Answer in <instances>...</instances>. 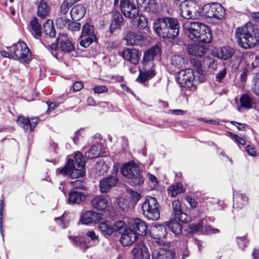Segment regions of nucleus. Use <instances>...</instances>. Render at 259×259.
Listing matches in <instances>:
<instances>
[{"instance_id":"nucleus-1","label":"nucleus","mask_w":259,"mask_h":259,"mask_svg":"<svg viewBox=\"0 0 259 259\" xmlns=\"http://www.w3.org/2000/svg\"><path fill=\"white\" fill-rule=\"evenodd\" d=\"M185 34L194 41L207 44L212 40L209 27L198 21H187L183 25Z\"/></svg>"},{"instance_id":"nucleus-2","label":"nucleus","mask_w":259,"mask_h":259,"mask_svg":"<svg viewBox=\"0 0 259 259\" xmlns=\"http://www.w3.org/2000/svg\"><path fill=\"white\" fill-rule=\"evenodd\" d=\"M153 30L160 37L174 38L179 33V23L171 17L158 18L153 23Z\"/></svg>"},{"instance_id":"nucleus-3","label":"nucleus","mask_w":259,"mask_h":259,"mask_svg":"<svg viewBox=\"0 0 259 259\" xmlns=\"http://www.w3.org/2000/svg\"><path fill=\"white\" fill-rule=\"evenodd\" d=\"M236 35L239 46L245 49L253 47L259 41V32L250 23L238 28Z\"/></svg>"},{"instance_id":"nucleus-4","label":"nucleus","mask_w":259,"mask_h":259,"mask_svg":"<svg viewBox=\"0 0 259 259\" xmlns=\"http://www.w3.org/2000/svg\"><path fill=\"white\" fill-rule=\"evenodd\" d=\"M122 175L126 178L129 183L133 186H140L144 182V178L142 175L139 167L135 162H129L124 163L121 168Z\"/></svg>"},{"instance_id":"nucleus-5","label":"nucleus","mask_w":259,"mask_h":259,"mask_svg":"<svg viewBox=\"0 0 259 259\" xmlns=\"http://www.w3.org/2000/svg\"><path fill=\"white\" fill-rule=\"evenodd\" d=\"M142 209L144 215L148 219L156 221L159 219V205L155 198L147 197L142 205Z\"/></svg>"},{"instance_id":"nucleus-6","label":"nucleus","mask_w":259,"mask_h":259,"mask_svg":"<svg viewBox=\"0 0 259 259\" xmlns=\"http://www.w3.org/2000/svg\"><path fill=\"white\" fill-rule=\"evenodd\" d=\"M10 49H11L13 59L25 63H28L31 60V53L24 42L19 41L13 44Z\"/></svg>"},{"instance_id":"nucleus-7","label":"nucleus","mask_w":259,"mask_h":259,"mask_svg":"<svg viewBox=\"0 0 259 259\" xmlns=\"http://www.w3.org/2000/svg\"><path fill=\"white\" fill-rule=\"evenodd\" d=\"M181 16L187 19H197L200 16L199 8L193 1H184L180 5Z\"/></svg>"},{"instance_id":"nucleus-8","label":"nucleus","mask_w":259,"mask_h":259,"mask_svg":"<svg viewBox=\"0 0 259 259\" xmlns=\"http://www.w3.org/2000/svg\"><path fill=\"white\" fill-rule=\"evenodd\" d=\"M177 79L181 87L191 88L194 84V71L191 69L181 70L178 73Z\"/></svg>"},{"instance_id":"nucleus-9","label":"nucleus","mask_w":259,"mask_h":259,"mask_svg":"<svg viewBox=\"0 0 259 259\" xmlns=\"http://www.w3.org/2000/svg\"><path fill=\"white\" fill-rule=\"evenodd\" d=\"M205 15L208 18H214L217 19H223L225 15V10L223 7L219 3H212L204 6Z\"/></svg>"},{"instance_id":"nucleus-10","label":"nucleus","mask_w":259,"mask_h":259,"mask_svg":"<svg viewBox=\"0 0 259 259\" xmlns=\"http://www.w3.org/2000/svg\"><path fill=\"white\" fill-rule=\"evenodd\" d=\"M120 9L122 14L127 18H136L139 10L130 0H120Z\"/></svg>"},{"instance_id":"nucleus-11","label":"nucleus","mask_w":259,"mask_h":259,"mask_svg":"<svg viewBox=\"0 0 259 259\" xmlns=\"http://www.w3.org/2000/svg\"><path fill=\"white\" fill-rule=\"evenodd\" d=\"M119 55L124 59L134 65L138 64L140 59V54L139 51L135 49H126L119 52Z\"/></svg>"},{"instance_id":"nucleus-12","label":"nucleus","mask_w":259,"mask_h":259,"mask_svg":"<svg viewBox=\"0 0 259 259\" xmlns=\"http://www.w3.org/2000/svg\"><path fill=\"white\" fill-rule=\"evenodd\" d=\"M128 46L141 45L144 41V37L140 32L129 31L124 36Z\"/></svg>"},{"instance_id":"nucleus-13","label":"nucleus","mask_w":259,"mask_h":259,"mask_svg":"<svg viewBox=\"0 0 259 259\" xmlns=\"http://www.w3.org/2000/svg\"><path fill=\"white\" fill-rule=\"evenodd\" d=\"M160 53V49L158 47H152L145 52L144 55L143 64L144 66H148L153 67L154 64L153 61L154 58Z\"/></svg>"},{"instance_id":"nucleus-14","label":"nucleus","mask_w":259,"mask_h":259,"mask_svg":"<svg viewBox=\"0 0 259 259\" xmlns=\"http://www.w3.org/2000/svg\"><path fill=\"white\" fill-rule=\"evenodd\" d=\"M138 237L137 234L132 229L128 228L125 229L121 235L120 242L123 246H128L135 242Z\"/></svg>"},{"instance_id":"nucleus-15","label":"nucleus","mask_w":259,"mask_h":259,"mask_svg":"<svg viewBox=\"0 0 259 259\" xmlns=\"http://www.w3.org/2000/svg\"><path fill=\"white\" fill-rule=\"evenodd\" d=\"M167 226L164 225H155L151 227L150 235L155 239L161 240L167 234Z\"/></svg>"},{"instance_id":"nucleus-16","label":"nucleus","mask_w":259,"mask_h":259,"mask_svg":"<svg viewBox=\"0 0 259 259\" xmlns=\"http://www.w3.org/2000/svg\"><path fill=\"white\" fill-rule=\"evenodd\" d=\"M102 214L93 211H87L83 213L80 218L82 224H89L99 221L102 218Z\"/></svg>"},{"instance_id":"nucleus-17","label":"nucleus","mask_w":259,"mask_h":259,"mask_svg":"<svg viewBox=\"0 0 259 259\" xmlns=\"http://www.w3.org/2000/svg\"><path fill=\"white\" fill-rule=\"evenodd\" d=\"M117 180L114 177L104 178L100 182V190L102 193H106L113 187L115 186Z\"/></svg>"},{"instance_id":"nucleus-18","label":"nucleus","mask_w":259,"mask_h":259,"mask_svg":"<svg viewBox=\"0 0 259 259\" xmlns=\"http://www.w3.org/2000/svg\"><path fill=\"white\" fill-rule=\"evenodd\" d=\"M132 253L139 259H149L150 258V254L147 248L142 244H136L132 250Z\"/></svg>"},{"instance_id":"nucleus-19","label":"nucleus","mask_w":259,"mask_h":259,"mask_svg":"<svg viewBox=\"0 0 259 259\" xmlns=\"http://www.w3.org/2000/svg\"><path fill=\"white\" fill-rule=\"evenodd\" d=\"M207 51L206 45L204 44H194L189 45L187 48V52L190 55L201 57L204 55Z\"/></svg>"},{"instance_id":"nucleus-20","label":"nucleus","mask_w":259,"mask_h":259,"mask_svg":"<svg viewBox=\"0 0 259 259\" xmlns=\"http://www.w3.org/2000/svg\"><path fill=\"white\" fill-rule=\"evenodd\" d=\"M93 207L98 210H104L108 205L107 199L101 195L97 196L91 201Z\"/></svg>"},{"instance_id":"nucleus-21","label":"nucleus","mask_w":259,"mask_h":259,"mask_svg":"<svg viewBox=\"0 0 259 259\" xmlns=\"http://www.w3.org/2000/svg\"><path fill=\"white\" fill-rule=\"evenodd\" d=\"M137 234V236H144L147 232V227L146 223L139 219L134 220L132 228Z\"/></svg>"},{"instance_id":"nucleus-22","label":"nucleus","mask_w":259,"mask_h":259,"mask_svg":"<svg viewBox=\"0 0 259 259\" xmlns=\"http://www.w3.org/2000/svg\"><path fill=\"white\" fill-rule=\"evenodd\" d=\"M175 253L164 248L155 250L152 253V259H174Z\"/></svg>"},{"instance_id":"nucleus-23","label":"nucleus","mask_w":259,"mask_h":259,"mask_svg":"<svg viewBox=\"0 0 259 259\" xmlns=\"http://www.w3.org/2000/svg\"><path fill=\"white\" fill-rule=\"evenodd\" d=\"M86 9L82 5L75 6L71 10L70 15L72 19L77 21L81 19L85 15Z\"/></svg>"},{"instance_id":"nucleus-24","label":"nucleus","mask_w":259,"mask_h":259,"mask_svg":"<svg viewBox=\"0 0 259 259\" xmlns=\"http://www.w3.org/2000/svg\"><path fill=\"white\" fill-rule=\"evenodd\" d=\"M50 12V7L44 0H40L37 6V16L44 19L49 16Z\"/></svg>"},{"instance_id":"nucleus-25","label":"nucleus","mask_w":259,"mask_h":259,"mask_svg":"<svg viewBox=\"0 0 259 259\" xmlns=\"http://www.w3.org/2000/svg\"><path fill=\"white\" fill-rule=\"evenodd\" d=\"M240 107H238V111L241 110V108L246 109L252 108L255 102L253 97L248 94H244L241 96L240 98Z\"/></svg>"},{"instance_id":"nucleus-26","label":"nucleus","mask_w":259,"mask_h":259,"mask_svg":"<svg viewBox=\"0 0 259 259\" xmlns=\"http://www.w3.org/2000/svg\"><path fill=\"white\" fill-rule=\"evenodd\" d=\"M144 70H140L138 78L137 79L139 82L144 83L147 80L150 79L155 75V70L153 69L148 70V66H144Z\"/></svg>"},{"instance_id":"nucleus-27","label":"nucleus","mask_w":259,"mask_h":259,"mask_svg":"<svg viewBox=\"0 0 259 259\" xmlns=\"http://www.w3.org/2000/svg\"><path fill=\"white\" fill-rule=\"evenodd\" d=\"M86 196L84 194L76 191H72L69 194L68 201L73 204H80L85 201Z\"/></svg>"},{"instance_id":"nucleus-28","label":"nucleus","mask_w":259,"mask_h":259,"mask_svg":"<svg viewBox=\"0 0 259 259\" xmlns=\"http://www.w3.org/2000/svg\"><path fill=\"white\" fill-rule=\"evenodd\" d=\"M123 20V17L119 13L116 12L113 14L110 27V32L111 33L114 32L115 30L120 27Z\"/></svg>"},{"instance_id":"nucleus-29","label":"nucleus","mask_w":259,"mask_h":259,"mask_svg":"<svg viewBox=\"0 0 259 259\" xmlns=\"http://www.w3.org/2000/svg\"><path fill=\"white\" fill-rule=\"evenodd\" d=\"M167 228H168L176 235L181 233L182 231V224L174 218L171 220L166 225Z\"/></svg>"},{"instance_id":"nucleus-30","label":"nucleus","mask_w":259,"mask_h":259,"mask_svg":"<svg viewBox=\"0 0 259 259\" xmlns=\"http://www.w3.org/2000/svg\"><path fill=\"white\" fill-rule=\"evenodd\" d=\"M30 32L35 36L39 37L41 35V26L38 23V19L34 17L30 22Z\"/></svg>"},{"instance_id":"nucleus-31","label":"nucleus","mask_w":259,"mask_h":259,"mask_svg":"<svg viewBox=\"0 0 259 259\" xmlns=\"http://www.w3.org/2000/svg\"><path fill=\"white\" fill-rule=\"evenodd\" d=\"M44 31L45 34L51 37L56 36V32L53 21L48 19L43 24Z\"/></svg>"},{"instance_id":"nucleus-32","label":"nucleus","mask_w":259,"mask_h":259,"mask_svg":"<svg viewBox=\"0 0 259 259\" xmlns=\"http://www.w3.org/2000/svg\"><path fill=\"white\" fill-rule=\"evenodd\" d=\"M234 52L233 49L229 47H224L220 48L218 52V57L226 60L232 57Z\"/></svg>"},{"instance_id":"nucleus-33","label":"nucleus","mask_w":259,"mask_h":259,"mask_svg":"<svg viewBox=\"0 0 259 259\" xmlns=\"http://www.w3.org/2000/svg\"><path fill=\"white\" fill-rule=\"evenodd\" d=\"M99 229L104 235L111 236L114 232L112 224L107 221L100 223L99 224Z\"/></svg>"},{"instance_id":"nucleus-34","label":"nucleus","mask_w":259,"mask_h":259,"mask_svg":"<svg viewBox=\"0 0 259 259\" xmlns=\"http://www.w3.org/2000/svg\"><path fill=\"white\" fill-rule=\"evenodd\" d=\"M101 146L100 145H95L85 152V157L89 159L95 158L102 155L100 152Z\"/></svg>"},{"instance_id":"nucleus-35","label":"nucleus","mask_w":259,"mask_h":259,"mask_svg":"<svg viewBox=\"0 0 259 259\" xmlns=\"http://www.w3.org/2000/svg\"><path fill=\"white\" fill-rule=\"evenodd\" d=\"M250 66L245 61L241 59L238 65V69L242 70V73L240 75V79L242 81H245L247 74L249 72Z\"/></svg>"},{"instance_id":"nucleus-36","label":"nucleus","mask_w":259,"mask_h":259,"mask_svg":"<svg viewBox=\"0 0 259 259\" xmlns=\"http://www.w3.org/2000/svg\"><path fill=\"white\" fill-rule=\"evenodd\" d=\"M168 194L172 197H175L179 194L184 193L185 190L181 184H176L170 186L168 188Z\"/></svg>"},{"instance_id":"nucleus-37","label":"nucleus","mask_w":259,"mask_h":259,"mask_svg":"<svg viewBox=\"0 0 259 259\" xmlns=\"http://www.w3.org/2000/svg\"><path fill=\"white\" fill-rule=\"evenodd\" d=\"M80 40L79 44L81 46L84 48L88 47L92 43L97 39L96 36H83L82 34L80 35Z\"/></svg>"},{"instance_id":"nucleus-38","label":"nucleus","mask_w":259,"mask_h":259,"mask_svg":"<svg viewBox=\"0 0 259 259\" xmlns=\"http://www.w3.org/2000/svg\"><path fill=\"white\" fill-rule=\"evenodd\" d=\"M60 48L62 51L67 53H69L74 50V46L71 41L68 39L61 41Z\"/></svg>"},{"instance_id":"nucleus-39","label":"nucleus","mask_w":259,"mask_h":259,"mask_svg":"<svg viewBox=\"0 0 259 259\" xmlns=\"http://www.w3.org/2000/svg\"><path fill=\"white\" fill-rule=\"evenodd\" d=\"M71 166H73V160L69 159L66 165L61 169L58 168L57 172L64 176L69 174L70 170H71Z\"/></svg>"},{"instance_id":"nucleus-40","label":"nucleus","mask_w":259,"mask_h":259,"mask_svg":"<svg viewBox=\"0 0 259 259\" xmlns=\"http://www.w3.org/2000/svg\"><path fill=\"white\" fill-rule=\"evenodd\" d=\"M185 61L183 58L179 55L173 56L171 58V64L178 68L183 67Z\"/></svg>"},{"instance_id":"nucleus-41","label":"nucleus","mask_w":259,"mask_h":259,"mask_svg":"<svg viewBox=\"0 0 259 259\" xmlns=\"http://www.w3.org/2000/svg\"><path fill=\"white\" fill-rule=\"evenodd\" d=\"M133 19L134 21L137 22V26L139 28L144 29L147 27V20L145 16L138 14L136 18Z\"/></svg>"},{"instance_id":"nucleus-42","label":"nucleus","mask_w":259,"mask_h":259,"mask_svg":"<svg viewBox=\"0 0 259 259\" xmlns=\"http://www.w3.org/2000/svg\"><path fill=\"white\" fill-rule=\"evenodd\" d=\"M81 34H82L83 36L88 35L93 37V36H96L93 26L89 23H86L83 26Z\"/></svg>"},{"instance_id":"nucleus-43","label":"nucleus","mask_w":259,"mask_h":259,"mask_svg":"<svg viewBox=\"0 0 259 259\" xmlns=\"http://www.w3.org/2000/svg\"><path fill=\"white\" fill-rule=\"evenodd\" d=\"M17 123L21 127L23 128L25 131H27L29 128L30 119L24 117L23 116H19L17 119Z\"/></svg>"},{"instance_id":"nucleus-44","label":"nucleus","mask_w":259,"mask_h":259,"mask_svg":"<svg viewBox=\"0 0 259 259\" xmlns=\"http://www.w3.org/2000/svg\"><path fill=\"white\" fill-rule=\"evenodd\" d=\"M72 241L75 245L79 246L83 250H85L90 246V245L85 242V239L82 237H74Z\"/></svg>"},{"instance_id":"nucleus-45","label":"nucleus","mask_w":259,"mask_h":259,"mask_svg":"<svg viewBox=\"0 0 259 259\" xmlns=\"http://www.w3.org/2000/svg\"><path fill=\"white\" fill-rule=\"evenodd\" d=\"M76 166L79 168L83 169L85 166V161L82 155L79 152H76L74 155Z\"/></svg>"},{"instance_id":"nucleus-46","label":"nucleus","mask_w":259,"mask_h":259,"mask_svg":"<svg viewBox=\"0 0 259 259\" xmlns=\"http://www.w3.org/2000/svg\"><path fill=\"white\" fill-rule=\"evenodd\" d=\"M70 177L71 178H77L84 175L83 171L81 168H75L74 162L73 161V166H71V170L69 173Z\"/></svg>"},{"instance_id":"nucleus-47","label":"nucleus","mask_w":259,"mask_h":259,"mask_svg":"<svg viewBox=\"0 0 259 259\" xmlns=\"http://www.w3.org/2000/svg\"><path fill=\"white\" fill-rule=\"evenodd\" d=\"M145 7L148 11L153 13H156L158 12V5L156 2L155 0H149L147 5H145Z\"/></svg>"},{"instance_id":"nucleus-48","label":"nucleus","mask_w":259,"mask_h":259,"mask_svg":"<svg viewBox=\"0 0 259 259\" xmlns=\"http://www.w3.org/2000/svg\"><path fill=\"white\" fill-rule=\"evenodd\" d=\"M174 218L177 220L179 222L183 223H187L190 221V217H189L186 213L181 212L179 214L175 216Z\"/></svg>"},{"instance_id":"nucleus-49","label":"nucleus","mask_w":259,"mask_h":259,"mask_svg":"<svg viewBox=\"0 0 259 259\" xmlns=\"http://www.w3.org/2000/svg\"><path fill=\"white\" fill-rule=\"evenodd\" d=\"M108 165L103 162H99L97 163L96 169L99 171L100 174L104 175L108 169Z\"/></svg>"},{"instance_id":"nucleus-50","label":"nucleus","mask_w":259,"mask_h":259,"mask_svg":"<svg viewBox=\"0 0 259 259\" xmlns=\"http://www.w3.org/2000/svg\"><path fill=\"white\" fill-rule=\"evenodd\" d=\"M70 20L63 17H59L56 19V23L57 25L60 28H63L68 26Z\"/></svg>"},{"instance_id":"nucleus-51","label":"nucleus","mask_w":259,"mask_h":259,"mask_svg":"<svg viewBox=\"0 0 259 259\" xmlns=\"http://www.w3.org/2000/svg\"><path fill=\"white\" fill-rule=\"evenodd\" d=\"M172 205L174 216L179 214L182 211L181 206V203L179 200H174L172 202Z\"/></svg>"},{"instance_id":"nucleus-52","label":"nucleus","mask_w":259,"mask_h":259,"mask_svg":"<svg viewBox=\"0 0 259 259\" xmlns=\"http://www.w3.org/2000/svg\"><path fill=\"white\" fill-rule=\"evenodd\" d=\"M71 186L75 189L85 190V186L84 182L81 180H76L70 182Z\"/></svg>"},{"instance_id":"nucleus-53","label":"nucleus","mask_w":259,"mask_h":259,"mask_svg":"<svg viewBox=\"0 0 259 259\" xmlns=\"http://www.w3.org/2000/svg\"><path fill=\"white\" fill-rule=\"evenodd\" d=\"M228 134L237 144L242 145H244L245 144V141L237 135L234 134L231 132H229Z\"/></svg>"},{"instance_id":"nucleus-54","label":"nucleus","mask_w":259,"mask_h":259,"mask_svg":"<svg viewBox=\"0 0 259 259\" xmlns=\"http://www.w3.org/2000/svg\"><path fill=\"white\" fill-rule=\"evenodd\" d=\"M72 7L65 0L64 1L60 7V13L62 14L65 15L69 11V9Z\"/></svg>"},{"instance_id":"nucleus-55","label":"nucleus","mask_w":259,"mask_h":259,"mask_svg":"<svg viewBox=\"0 0 259 259\" xmlns=\"http://www.w3.org/2000/svg\"><path fill=\"white\" fill-rule=\"evenodd\" d=\"M127 192L129 193L131 198L135 202H138L141 198V195L137 192L132 190H128Z\"/></svg>"},{"instance_id":"nucleus-56","label":"nucleus","mask_w":259,"mask_h":259,"mask_svg":"<svg viewBox=\"0 0 259 259\" xmlns=\"http://www.w3.org/2000/svg\"><path fill=\"white\" fill-rule=\"evenodd\" d=\"M80 24L76 21H70L68 25V28L71 31H77L80 28Z\"/></svg>"},{"instance_id":"nucleus-57","label":"nucleus","mask_w":259,"mask_h":259,"mask_svg":"<svg viewBox=\"0 0 259 259\" xmlns=\"http://www.w3.org/2000/svg\"><path fill=\"white\" fill-rule=\"evenodd\" d=\"M237 242L239 246V247L243 249L248 244V241L246 239L243 237H237Z\"/></svg>"},{"instance_id":"nucleus-58","label":"nucleus","mask_w":259,"mask_h":259,"mask_svg":"<svg viewBox=\"0 0 259 259\" xmlns=\"http://www.w3.org/2000/svg\"><path fill=\"white\" fill-rule=\"evenodd\" d=\"M112 225L114 232H116L122 229L124 226V223L122 221H119L114 223Z\"/></svg>"},{"instance_id":"nucleus-59","label":"nucleus","mask_w":259,"mask_h":259,"mask_svg":"<svg viewBox=\"0 0 259 259\" xmlns=\"http://www.w3.org/2000/svg\"><path fill=\"white\" fill-rule=\"evenodd\" d=\"M93 90L95 93L102 94L107 92L108 91V88L105 85H100L95 87Z\"/></svg>"},{"instance_id":"nucleus-60","label":"nucleus","mask_w":259,"mask_h":259,"mask_svg":"<svg viewBox=\"0 0 259 259\" xmlns=\"http://www.w3.org/2000/svg\"><path fill=\"white\" fill-rule=\"evenodd\" d=\"M203 221L200 222L198 224H191L189 228L192 232H196L199 231L202 227Z\"/></svg>"},{"instance_id":"nucleus-61","label":"nucleus","mask_w":259,"mask_h":259,"mask_svg":"<svg viewBox=\"0 0 259 259\" xmlns=\"http://www.w3.org/2000/svg\"><path fill=\"white\" fill-rule=\"evenodd\" d=\"M87 236L94 241L99 242L98 236H97L93 230L89 231L87 234Z\"/></svg>"},{"instance_id":"nucleus-62","label":"nucleus","mask_w":259,"mask_h":259,"mask_svg":"<svg viewBox=\"0 0 259 259\" xmlns=\"http://www.w3.org/2000/svg\"><path fill=\"white\" fill-rule=\"evenodd\" d=\"M226 69L224 68L222 70L219 71L216 76V80L217 81L220 82L222 79L226 76Z\"/></svg>"},{"instance_id":"nucleus-63","label":"nucleus","mask_w":259,"mask_h":259,"mask_svg":"<svg viewBox=\"0 0 259 259\" xmlns=\"http://www.w3.org/2000/svg\"><path fill=\"white\" fill-rule=\"evenodd\" d=\"M38 118L37 117H33L30 119L29 128L30 131H32L36 126L38 123Z\"/></svg>"},{"instance_id":"nucleus-64","label":"nucleus","mask_w":259,"mask_h":259,"mask_svg":"<svg viewBox=\"0 0 259 259\" xmlns=\"http://www.w3.org/2000/svg\"><path fill=\"white\" fill-rule=\"evenodd\" d=\"M252 90L253 93L259 97V79L255 81Z\"/></svg>"}]
</instances>
